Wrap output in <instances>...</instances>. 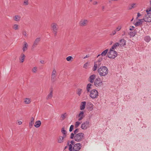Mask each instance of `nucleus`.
I'll use <instances>...</instances> for the list:
<instances>
[{
	"label": "nucleus",
	"instance_id": "29",
	"mask_svg": "<svg viewBox=\"0 0 151 151\" xmlns=\"http://www.w3.org/2000/svg\"><path fill=\"white\" fill-rule=\"evenodd\" d=\"M136 7V4L135 3H133L131 4V6L129 7V10L132 9V8H135Z\"/></svg>",
	"mask_w": 151,
	"mask_h": 151
},
{
	"label": "nucleus",
	"instance_id": "31",
	"mask_svg": "<svg viewBox=\"0 0 151 151\" xmlns=\"http://www.w3.org/2000/svg\"><path fill=\"white\" fill-rule=\"evenodd\" d=\"M136 34V32H130L129 35L131 37H134Z\"/></svg>",
	"mask_w": 151,
	"mask_h": 151
},
{
	"label": "nucleus",
	"instance_id": "11",
	"mask_svg": "<svg viewBox=\"0 0 151 151\" xmlns=\"http://www.w3.org/2000/svg\"><path fill=\"white\" fill-rule=\"evenodd\" d=\"M88 22V21L86 19H82L79 22L80 26L83 27L87 25Z\"/></svg>",
	"mask_w": 151,
	"mask_h": 151
},
{
	"label": "nucleus",
	"instance_id": "45",
	"mask_svg": "<svg viewBox=\"0 0 151 151\" xmlns=\"http://www.w3.org/2000/svg\"><path fill=\"white\" fill-rule=\"evenodd\" d=\"M22 35L26 37H27L28 36L26 31H24L22 32Z\"/></svg>",
	"mask_w": 151,
	"mask_h": 151
},
{
	"label": "nucleus",
	"instance_id": "25",
	"mask_svg": "<svg viewBox=\"0 0 151 151\" xmlns=\"http://www.w3.org/2000/svg\"><path fill=\"white\" fill-rule=\"evenodd\" d=\"M93 104L92 103H90L89 104V105H88V106L87 107V109L89 111H91L93 109Z\"/></svg>",
	"mask_w": 151,
	"mask_h": 151
},
{
	"label": "nucleus",
	"instance_id": "22",
	"mask_svg": "<svg viewBox=\"0 0 151 151\" xmlns=\"http://www.w3.org/2000/svg\"><path fill=\"white\" fill-rule=\"evenodd\" d=\"M41 124V122L40 120H38L35 122L34 125L35 127L37 128L39 127Z\"/></svg>",
	"mask_w": 151,
	"mask_h": 151
},
{
	"label": "nucleus",
	"instance_id": "30",
	"mask_svg": "<svg viewBox=\"0 0 151 151\" xmlns=\"http://www.w3.org/2000/svg\"><path fill=\"white\" fill-rule=\"evenodd\" d=\"M31 100L29 98H26L25 99L24 102L26 104H29L31 102Z\"/></svg>",
	"mask_w": 151,
	"mask_h": 151
},
{
	"label": "nucleus",
	"instance_id": "24",
	"mask_svg": "<svg viewBox=\"0 0 151 151\" xmlns=\"http://www.w3.org/2000/svg\"><path fill=\"white\" fill-rule=\"evenodd\" d=\"M53 96L52 95V91H51L50 93H49L46 97V99L47 100H49L51 99Z\"/></svg>",
	"mask_w": 151,
	"mask_h": 151
},
{
	"label": "nucleus",
	"instance_id": "44",
	"mask_svg": "<svg viewBox=\"0 0 151 151\" xmlns=\"http://www.w3.org/2000/svg\"><path fill=\"white\" fill-rule=\"evenodd\" d=\"M116 32L115 30L112 32L110 34L111 36L114 35L116 34Z\"/></svg>",
	"mask_w": 151,
	"mask_h": 151
},
{
	"label": "nucleus",
	"instance_id": "42",
	"mask_svg": "<svg viewBox=\"0 0 151 151\" xmlns=\"http://www.w3.org/2000/svg\"><path fill=\"white\" fill-rule=\"evenodd\" d=\"M73 127H74L73 125H72L70 126V127L69 130V131L70 132H71L72 131V130L73 129Z\"/></svg>",
	"mask_w": 151,
	"mask_h": 151
},
{
	"label": "nucleus",
	"instance_id": "1",
	"mask_svg": "<svg viewBox=\"0 0 151 151\" xmlns=\"http://www.w3.org/2000/svg\"><path fill=\"white\" fill-rule=\"evenodd\" d=\"M98 72L101 76H105L109 73V70L106 66H102L98 69Z\"/></svg>",
	"mask_w": 151,
	"mask_h": 151
},
{
	"label": "nucleus",
	"instance_id": "35",
	"mask_svg": "<svg viewBox=\"0 0 151 151\" xmlns=\"http://www.w3.org/2000/svg\"><path fill=\"white\" fill-rule=\"evenodd\" d=\"M82 91V89H80V88L78 89L77 93V94L79 96H80L81 95V94Z\"/></svg>",
	"mask_w": 151,
	"mask_h": 151
},
{
	"label": "nucleus",
	"instance_id": "19",
	"mask_svg": "<svg viewBox=\"0 0 151 151\" xmlns=\"http://www.w3.org/2000/svg\"><path fill=\"white\" fill-rule=\"evenodd\" d=\"M34 119L33 117L31 118L30 122H29V126L30 128H31L34 124Z\"/></svg>",
	"mask_w": 151,
	"mask_h": 151
},
{
	"label": "nucleus",
	"instance_id": "57",
	"mask_svg": "<svg viewBox=\"0 0 151 151\" xmlns=\"http://www.w3.org/2000/svg\"><path fill=\"white\" fill-rule=\"evenodd\" d=\"M105 6H102V11H104V9H105Z\"/></svg>",
	"mask_w": 151,
	"mask_h": 151
},
{
	"label": "nucleus",
	"instance_id": "9",
	"mask_svg": "<svg viewBox=\"0 0 151 151\" xmlns=\"http://www.w3.org/2000/svg\"><path fill=\"white\" fill-rule=\"evenodd\" d=\"M145 22H151V13H147L144 17Z\"/></svg>",
	"mask_w": 151,
	"mask_h": 151
},
{
	"label": "nucleus",
	"instance_id": "62",
	"mask_svg": "<svg viewBox=\"0 0 151 151\" xmlns=\"http://www.w3.org/2000/svg\"><path fill=\"white\" fill-rule=\"evenodd\" d=\"M69 141H68L67 143V145H69Z\"/></svg>",
	"mask_w": 151,
	"mask_h": 151
},
{
	"label": "nucleus",
	"instance_id": "38",
	"mask_svg": "<svg viewBox=\"0 0 151 151\" xmlns=\"http://www.w3.org/2000/svg\"><path fill=\"white\" fill-rule=\"evenodd\" d=\"M23 4L25 5H27L29 4L28 0H24Z\"/></svg>",
	"mask_w": 151,
	"mask_h": 151
},
{
	"label": "nucleus",
	"instance_id": "34",
	"mask_svg": "<svg viewBox=\"0 0 151 151\" xmlns=\"http://www.w3.org/2000/svg\"><path fill=\"white\" fill-rule=\"evenodd\" d=\"M80 124V123L78 122H76L75 125V128H77L79 125Z\"/></svg>",
	"mask_w": 151,
	"mask_h": 151
},
{
	"label": "nucleus",
	"instance_id": "51",
	"mask_svg": "<svg viewBox=\"0 0 151 151\" xmlns=\"http://www.w3.org/2000/svg\"><path fill=\"white\" fill-rule=\"evenodd\" d=\"M151 11V8H150L149 9H147L146 10V12L147 13H149V12H150Z\"/></svg>",
	"mask_w": 151,
	"mask_h": 151
},
{
	"label": "nucleus",
	"instance_id": "55",
	"mask_svg": "<svg viewBox=\"0 0 151 151\" xmlns=\"http://www.w3.org/2000/svg\"><path fill=\"white\" fill-rule=\"evenodd\" d=\"M70 143L72 145H74V142L73 140H71L70 142Z\"/></svg>",
	"mask_w": 151,
	"mask_h": 151
},
{
	"label": "nucleus",
	"instance_id": "52",
	"mask_svg": "<svg viewBox=\"0 0 151 151\" xmlns=\"http://www.w3.org/2000/svg\"><path fill=\"white\" fill-rule=\"evenodd\" d=\"M134 27V26H130V27L129 29L130 30L132 31L133 30Z\"/></svg>",
	"mask_w": 151,
	"mask_h": 151
},
{
	"label": "nucleus",
	"instance_id": "13",
	"mask_svg": "<svg viewBox=\"0 0 151 151\" xmlns=\"http://www.w3.org/2000/svg\"><path fill=\"white\" fill-rule=\"evenodd\" d=\"M92 84L90 83H88L87 85L86 90L85 92H86L87 93H88L90 92L91 90V89L92 88Z\"/></svg>",
	"mask_w": 151,
	"mask_h": 151
},
{
	"label": "nucleus",
	"instance_id": "40",
	"mask_svg": "<svg viewBox=\"0 0 151 151\" xmlns=\"http://www.w3.org/2000/svg\"><path fill=\"white\" fill-rule=\"evenodd\" d=\"M66 114V113H65L64 114L61 115V118H62V120H64L65 118Z\"/></svg>",
	"mask_w": 151,
	"mask_h": 151
},
{
	"label": "nucleus",
	"instance_id": "20",
	"mask_svg": "<svg viewBox=\"0 0 151 151\" xmlns=\"http://www.w3.org/2000/svg\"><path fill=\"white\" fill-rule=\"evenodd\" d=\"M21 17L19 15L15 16L13 17V19L14 21L19 22L20 20Z\"/></svg>",
	"mask_w": 151,
	"mask_h": 151
},
{
	"label": "nucleus",
	"instance_id": "36",
	"mask_svg": "<svg viewBox=\"0 0 151 151\" xmlns=\"http://www.w3.org/2000/svg\"><path fill=\"white\" fill-rule=\"evenodd\" d=\"M56 76H51V81L52 82H54L55 81Z\"/></svg>",
	"mask_w": 151,
	"mask_h": 151
},
{
	"label": "nucleus",
	"instance_id": "64",
	"mask_svg": "<svg viewBox=\"0 0 151 151\" xmlns=\"http://www.w3.org/2000/svg\"><path fill=\"white\" fill-rule=\"evenodd\" d=\"M150 6L151 5V0H150Z\"/></svg>",
	"mask_w": 151,
	"mask_h": 151
},
{
	"label": "nucleus",
	"instance_id": "41",
	"mask_svg": "<svg viewBox=\"0 0 151 151\" xmlns=\"http://www.w3.org/2000/svg\"><path fill=\"white\" fill-rule=\"evenodd\" d=\"M73 58L72 56H69L66 58V59L67 61H71V60Z\"/></svg>",
	"mask_w": 151,
	"mask_h": 151
},
{
	"label": "nucleus",
	"instance_id": "3",
	"mask_svg": "<svg viewBox=\"0 0 151 151\" xmlns=\"http://www.w3.org/2000/svg\"><path fill=\"white\" fill-rule=\"evenodd\" d=\"M84 134L82 132H80L74 135L73 139L77 142H80L83 141Z\"/></svg>",
	"mask_w": 151,
	"mask_h": 151
},
{
	"label": "nucleus",
	"instance_id": "60",
	"mask_svg": "<svg viewBox=\"0 0 151 151\" xmlns=\"http://www.w3.org/2000/svg\"><path fill=\"white\" fill-rule=\"evenodd\" d=\"M18 123L19 125H21V124H22V122L21 121H19V122H18Z\"/></svg>",
	"mask_w": 151,
	"mask_h": 151
},
{
	"label": "nucleus",
	"instance_id": "6",
	"mask_svg": "<svg viewBox=\"0 0 151 151\" xmlns=\"http://www.w3.org/2000/svg\"><path fill=\"white\" fill-rule=\"evenodd\" d=\"M58 26L55 23H52L51 24V30L55 36H56L57 35V31L58 29Z\"/></svg>",
	"mask_w": 151,
	"mask_h": 151
},
{
	"label": "nucleus",
	"instance_id": "16",
	"mask_svg": "<svg viewBox=\"0 0 151 151\" xmlns=\"http://www.w3.org/2000/svg\"><path fill=\"white\" fill-rule=\"evenodd\" d=\"M78 116L79 117L78 119V120L79 121H80L82 120L84 117L83 112V111H80L78 114Z\"/></svg>",
	"mask_w": 151,
	"mask_h": 151
},
{
	"label": "nucleus",
	"instance_id": "63",
	"mask_svg": "<svg viewBox=\"0 0 151 151\" xmlns=\"http://www.w3.org/2000/svg\"><path fill=\"white\" fill-rule=\"evenodd\" d=\"M133 19H134V18H133V17L132 18V19L131 20V21L132 22L133 20Z\"/></svg>",
	"mask_w": 151,
	"mask_h": 151
},
{
	"label": "nucleus",
	"instance_id": "61",
	"mask_svg": "<svg viewBox=\"0 0 151 151\" xmlns=\"http://www.w3.org/2000/svg\"><path fill=\"white\" fill-rule=\"evenodd\" d=\"M88 57H89V56L88 55H86V56L85 57H84V59H85V58H88Z\"/></svg>",
	"mask_w": 151,
	"mask_h": 151
},
{
	"label": "nucleus",
	"instance_id": "32",
	"mask_svg": "<svg viewBox=\"0 0 151 151\" xmlns=\"http://www.w3.org/2000/svg\"><path fill=\"white\" fill-rule=\"evenodd\" d=\"M97 67H99L97 65V64H96V63L94 62V66L93 68V70L94 71H95L97 69Z\"/></svg>",
	"mask_w": 151,
	"mask_h": 151
},
{
	"label": "nucleus",
	"instance_id": "59",
	"mask_svg": "<svg viewBox=\"0 0 151 151\" xmlns=\"http://www.w3.org/2000/svg\"><path fill=\"white\" fill-rule=\"evenodd\" d=\"M98 3L96 1H94L93 2V4L94 5Z\"/></svg>",
	"mask_w": 151,
	"mask_h": 151
},
{
	"label": "nucleus",
	"instance_id": "17",
	"mask_svg": "<svg viewBox=\"0 0 151 151\" xmlns=\"http://www.w3.org/2000/svg\"><path fill=\"white\" fill-rule=\"evenodd\" d=\"M23 43L24 45H23L22 50L23 52H24L27 50L28 47V45L27 42L25 41H24Z\"/></svg>",
	"mask_w": 151,
	"mask_h": 151
},
{
	"label": "nucleus",
	"instance_id": "56",
	"mask_svg": "<svg viewBox=\"0 0 151 151\" xmlns=\"http://www.w3.org/2000/svg\"><path fill=\"white\" fill-rule=\"evenodd\" d=\"M141 15L140 14V13H138L137 18H138V17L140 16Z\"/></svg>",
	"mask_w": 151,
	"mask_h": 151
},
{
	"label": "nucleus",
	"instance_id": "53",
	"mask_svg": "<svg viewBox=\"0 0 151 151\" xmlns=\"http://www.w3.org/2000/svg\"><path fill=\"white\" fill-rule=\"evenodd\" d=\"M123 34L122 35V36H123L126 35V32L125 31H122Z\"/></svg>",
	"mask_w": 151,
	"mask_h": 151
},
{
	"label": "nucleus",
	"instance_id": "28",
	"mask_svg": "<svg viewBox=\"0 0 151 151\" xmlns=\"http://www.w3.org/2000/svg\"><path fill=\"white\" fill-rule=\"evenodd\" d=\"M25 57V56L24 54H22L21 55V57L19 58V60L21 63H23L24 62Z\"/></svg>",
	"mask_w": 151,
	"mask_h": 151
},
{
	"label": "nucleus",
	"instance_id": "37",
	"mask_svg": "<svg viewBox=\"0 0 151 151\" xmlns=\"http://www.w3.org/2000/svg\"><path fill=\"white\" fill-rule=\"evenodd\" d=\"M122 27L121 26H118L115 30L116 32L119 31L121 29Z\"/></svg>",
	"mask_w": 151,
	"mask_h": 151
},
{
	"label": "nucleus",
	"instance_id": "23",
	"mask_svg": "<svg viewBox=\"0 0 151 151\" xmlns=\"http://www.w3.org/2000/svg\"><path fill=\"white\" fill-rule=\"evenodd\" d=\"M108 49H107L105 50H104L102 53L101 54H99V55L97 56V58L99 56H100L101 55L102 56H105L106 54L107 53V52H108Z\"/></svg>",
	"mask_w": 151,
	"mask_h": 151
},
{
	"label": "nucleus",
	"instance_id": "47",
	"mask_svg": "<svg viewBox=\"0 0 151 151\" xmlns=\"http://www.w3.org/2000/svg\"><path fill=\"white\" fill-rule=\"evenodd\" d=\"M94 62L96 63V64H97V65L98 66V67L100 66V65H101V62H98L97 61Z\"/></svg>",
	"mask_w": 151,
	"mask_h": 151
},
{
	"label": "nucleus",
	"instance_id": "15",
	"mask_svg": "<svg viewBox=\"0 0 151 151\" xmlns=\"http://www.w3.org/2000/svg\"><path fill=\"white\" fill-rule=\"evenodd\" d=\"M79 131L78 129H76L73 132V133H71L70 137V138L71 139H73L74 137V135H76V134H78Z\"/></svg>",
	"mask_w": 151,
	"mask_h": 151
},
{
	"label": "nucleus",
	"instance_id": "18",
	"mask_svg": "<svg viewBox=\"0 0 151 151\" xmlns=\"http://www.w3.org/2000/svg\"><path fill=\"white\" fill-rule=\"evenodd\" d=\"M86 104V101H82L81 102V105L80 106V109L81 110H83L85 109Z\"/></svg>",
	"mask_w": 151,
	"mask_h": 151
},
{
	"label": "nucleus",
	"instance_id": "27",
	"mask_svg": "<svg viewBox=\"0 0 151 151\" xmlns=\"http://www.w3.org/2000/svg\"><path fill=\"white\" fill-rule=\"evenodd\" d=\"M61 132H62V134H63V136L64 137H66V136L67 132L65 130V129L64 128V127L62 128L61 130Z\"/></svg>",
	"mask_w": 151,
	"mask_h": 151
},
{
	"label": "nucleus",
	"instance_id": "7",
	"mask_svg": "<svg viewBox=\"0 0 151 151\" xmlns=\"http://www.w3.org/2000/svg\"><path fill=\"white\" fill-rule=\"evenodd\" d=\"M102 84V82L99 77L97 78L94 82V85L98 88L101 86Z\"/></svg>",
	"mask_w": 151,
	"mask_h": 151
},
{
	"label": "nucleus",
	"instance_id": "2",
	"mask_svg": "<svg viewBox=\"0 0 151 151\" xmlns=\"http://www.w3.org/2000/svg\"><path fill=\"white\" fill-rule=\"evenodd\" d=\"M116 47H113V45L110 48L109 52L107 54L108 57L110 58L114 59L117 56V52L114 49H116Z\"/></svg>",
	"mask_w": 151,
	"mask_h": 151
},
{
	"label": "nucleus",
	"instance_id": "43",
	"mask_svg": "<svg viewBox=\"0 0 151 151\" xmlns=\"http://www.w3.org/2000/svg\"><path fill=\"white\" fill-rule=\"evenodd\" d=\"M56 73V70L55 69H54L52 71L51 76H56L55 74Z\"/></svg>",
	"mask_w": 151,
	"mask_h": 151
},
{
	"label": "nucleus",
	"instance_id": "12",
	"mask_svg": "<svg viewBox=\"0 0 151 151\" xmlns=\"http://www.w3.org/2000/svg\"><path fill=\"white\" fill-rule=\"evenodd\" d=\"M41 39L40 37H37L36 38L32 46L33 48L36 47L39 44L41 40Z\"/></svg>",
	"mask_w": 151,
	"mask_h": 151
},
{
	"label": "nucleus",
	"instance_id": "8",
	"mask_svg": "<svg viewBox=\"0 0 151 151\" xmlns=\"http://www.w3.org/2000/svg\"><path fill=\"white\" fill-rule=\"evenodd\" d=\"M90 127V122L89 121H86L81 124V128L82 129L85 130Z\"/></svg>",
	"mask_w": 151,
	"mask_h": 151
},
{
	"label": "nucleus",
	"instance_id": "10",
	"mask_svg": "<svg viewBox=\"0 0 151 151\" xmlns=\"http://www.w3.org/2000/svg\"><path fill=\"white\" fill-rule=\"evenodd\" d=\"M81 147V145L80 143L75 144L73 147V151H78L80 150Z\"/></svg>",
	"mask_w": 151,
	"mask_h": 151
},
{
	"label": "nucleus",
	"instance_id": "33",
	"mask_svg": "<svg viewBox=\"0 0 151 151\" xmlns=\"http://www.w3.org/2000/svg\"><path fill=\"white\" fill-rule=\"evenodd\" d=\"M13 28L15 30L18 29H19V26L18 24H14L13 26Z\"/></svg>",
	"mask_w": 151,
	"mask_h": 151
},
{
	"label": "nucleus",
	"instance_id": "58",
	"mask_svg": "<svg viewBox=\"0 0 151 151\" xmlns=\"http://www.w3.org/2000/svg\"><path fill=\"white\" fill-rule=\"evenodd\" d=\"M40 63H42V64H44L45 63V61L43 60H41L40 61Z\"/></svg>",
	"mask_w": 151,
	"mask_h": 151
},
{
	"label": "nucleus",
	"instance_id": "14",
	"mask_svg": "<svg viewBox=\"0 0 151 151\" xmlns=\"http://www.w3.org/2000/svg\"><path fill=\"white\" fill-rule=\"evenodd\" d=\"M96 77V75L95 74H93L91 75L88 79V81L91 83H93L94 82V79Z\"/></svg>",
	"mask_w": 151,
	"mask_h": 151
},
{
	"label": "nucleus",
	"instance_id": "26",
	"mask_svg": "<svg viewBox=\"0 0 151 151\" xmlns=\"http://www.w3.org/2000/svg\"><path fill=\"white\" fill-rule=\"evenodd\" d=\"M144 40L147 42H148L151 40V38L149 36H145L144 38Z\"/></svg>",
	"mask_w": 151,
	"mask_h": 151
},
{
	"label": "nucleus",
	"instance_id": "21",
	"mask_svg": "<svg viewBox=\"0 0 151 151\" xmlns=\"http://www.w3.org/2000/svg\"><path fill=\"white\" fill-rule=\"evenodd\" d=\"M65 137L64 136L63 137L60 136L58 139V142L60 143H63L64 142V137Z\"/></svg>",
	"mask_w": 151,
	"mask_h": 151
},
{
	"label": "nucleus",
	"instance_id": "50",
	"mask_svg": "<svg viewBox=\"0 0 151 151\" xmlns=\"http://www.w3.org/2000/svg\"><path fill=\"white\" fill-rule=\"evenodd\" d=\"M141 24H140V22H139V21H138L135 23V25L136 26H139Z\"/></svg>",
	"mask_w": 151,
	"mask_h": 151
},
{
	"label": "nucleus",
	"instance_id": "54",
	"mask_svg": "<svg viewBox=\"0 0 151 151\" xmlns=\"http://www.w3.org/2000/svg\"><path fill=\"white\" fill-rule=\"evenodd\" d=\"M102 58H99V60H98L96 61L98 62H101L102 61Z\"/></svg>",
	"mask_w": 151,
	"mask_h": 151
},
{
	"label": "nucleus",
	"instance_id": "49",
	"mask_svg": "<svg viewBox=\"0 0 151 151\" xmlns=\"http://www.w3.org/2000/svg\"><path fill=\"white\" fill-rule=\"evenodd\" d=\"M139 22H140V24H141L144 21L145 22L144 18L143 19H139Z\"/></svg>",
	"mask_w": 151,
	"mask_h": 151
},
{
	"label": "nucleus",
	"instance_id": "5",
	"mask_svg": "<svg viewBox=\"0 0 151 151\" xmlns=\"http://www.w3.org/2000/svg\"><path fill=\"white\" fill-rule=\"evenodd\" d=\"M89 93L90 97L93 99L97 98L99 96V92L97 90L95 89L91 90Z\"/></svg>",
	"mask_w": 151,
	"mask_h": 151
},
{
	"label": "nucleus",
	"instance_id": "46",
	"mask_svg": "<svg viewBox=\"0 0 151 151\" xmlns=\"http://www.w3.org/2000/svg\"><path fill=\"white\" fill-rule=\"evenodd\" d=\"M72 148L73 149V145L71 144H70L69 145V150L70 151H72L73 150Z\"/></svg>",
	"mask_w": 151,
	"mask_h": 151
},
{
	"label": "nucleus",
	"instance_id": "39",
	"mask_svg": "<svg viewBox=\"0 0 151 151\" xmlns=\"http://www.w3.org/2000/svg\"><path fill=\"white\" fill-rule=\"evenodd\" d=\"M89 64V63L88 62H87L86 63L83 65V67L86 69Z\"/></svg>",
	"mask_w": 151,
	"mask_h": 151
},
{
	"label": "nucleus",
	"instance_id": "48",
	"mask_svg": "<svg viewBox=\"0 0 151 151\" xmlns=\"http://www.w3.org/2000/svg\"><path fill=\"white\" fill-rule=\"evenodd\" d=\"M37 70V68L36 67H35L32 69V71L34 73H36Z\"/></svg>",
	"mask_w": 151,
	"mask_h": 151
},
{
	"label": "nucleus",
	"instance_id": "4",
	"mask_svg": "<svg viewBox=\"0 0 151 151\" xmlns=\"http://www.w3.org/2000/svg\"><path fill=\"white\" fill-rule=\"evenodd\" d=\"M126 41L124 39H120L119 40V42H116L113 45V47H116L118 46H120L121 47H124L126 45Z\"/></svg>",
	"mask_w": 151,
	"mask_h": 151
}]
</instances>
